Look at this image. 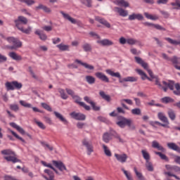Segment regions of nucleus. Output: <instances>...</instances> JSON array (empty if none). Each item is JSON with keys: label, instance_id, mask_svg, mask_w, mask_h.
I'll return each mask as SVG.
<instances>
[{"label": "nucleus", "instance_id": "nucleus-44", "mask_svg": "<svg viewBox=\"0 0 180 180\" xmlns=\"http://www.w3.org/2000/svg\"><path fill=\"white\" fill-rule=\"evenodd\" d=\"M155 154H156V155H159V157H160L161 160H164L165 161H167L168 162V161H169V159L168 158V157H167V155L165 154H163L161 152H155Z\"/></svg>", "mask_w": 180, "mask_h": 180}, {"label": "nucleus", "instance_id": "nucleus-62", "mask_svg": "<svg viewBox=\"0 0 180 180\" xmlns=\"http://www.w3.org/2000/svg\"><path fill=\"white\" fill-rule=\"evenodd\" d=\"M20 105H22V106H24L25 108H32V104L27 103L23 101H20Z\"/></svg>", "mask_w": 180, "mask_h": 180}, {"label": "nucleus", "instance_id": "nucleus-58", "mask_svg": "<svg viewBox=\"0 0 180 180\" xmlns=\"http://www.w3.org/2000/svg\"><path fill=\"white\" fill-rule=\"evenodd\" d=\"M127 44H130L131 46H133V44H136V43H137V40L133 38H129L127 39Z\"/></svg>", "mask_w": 180, "mask_h": 180}, {"label": "nucleus", "instance_id": "nucleus-2", "mask_svg": "<svg viewBox=\"0 0 180 180\" xmlns=\"http://www.w3.org/2000/svg\"><path fill=\"white\" fill-rule=\"evenodd\" d=\"M27 18L22 15L18 16V19L14 20L15 27H17L20 32L25 34H30V33H32V27L28 26L25 30L23 28V25H27Z\"/></svg>", "mask_w": 180, "mask_h": 180}, {"label": "nucleus", "instance_id": "nucleus-59", "mask_svg": "<svg viewBox=\"0 0 180 180\" xmlns=\"http://www.w3.org/2000/svg\"><path fill=\"white\" fill-rule=\"evenodd\" d=\"M65 91L68 95H70V96H72V98L75 95V92L71 89L67 88L65 89Z\"/></svg>", "mask_w": 180, "mask_h": 180}, {"label": "nucleus", "instance_id": "nucleus-43", "mask_svg": "<svg viewBox=\"0 0 180 180\" xmlns=\"http://www.w3.org/2000/svg\"><path fill=\"white\" fill-rule=\"evenodd\" d=\"M19 2H22L23 4H25L27 5V6H32V5H34L36 4V1L34 0H18Z\"/></svg>", "mask_w": 180, "mask_h": 180}, {"label": "nucleus", "instance_id": "nucleus-12", "mask_svg": "<svg viewBox=\"0 0 180 180\" xmlns=\"http://www.w3.org/2000/svg\"><path fill=\"white\" fill-rule=\"evenodd\" d=\"M10 126L11 127H13V129H15V130L18 131L19 133H20V134L22 135H26L27 136V137H29L30 139H32V135H30V134L29 133H26V131H25V129H23V128L20 127L19 125L16 124V123L15 122H10Z\"/></svg>", "mask_w": 180, "mask_h": 180}, {"label": "nucleus", "instance_id": "nucleus-52", "mask_svg": "<svg viewBox=\"0 0 180 180\" xmlns=\"http://www.w3.org/2000/svg\"><path fill=\"white\" fill-rule=\"evenodd\" d=\"M34 122H35L36 124H37L38 127H39L42 130H46V126L44 125V124H43V122H39L36 120H34Z\"/></svg>", "mask_w": 180, "mask_h": 180}, {"label": "nucleus", "instance_id": "nucleus-50", "mask_svg": "<svg viewBox=\"0 0 180 180\" xmlns=\"http://www.w3.org/2000/svg\"><path fill=\"white\" fill-rule=\"evenodd\" d=\"M172 6H177L174 7V9H180V1L179 0H176L175 2H172L171 3Z\"/></svg>", "mask_w": 180, "mask_h": 180}, {"label": "nucleus", "instance_id": "nucleus-24", "mask_svg": "<svg viewBox=\"0 0 180 180\" xmlns=\"http://www.w3.org/2000/svg\"><path fill=\"white\" fill-rule=\"evenodd\" d=\"M75 63H77V64H80V65H82L83 67H84V68H86L87 70H95V67H94V65H89L86 63H83L80 60L76 59Z\"/></svg>", "mask_w": 180, "mask_h": 180}, {"label": "nucleus", "instance_id": "nucleus-17", "mask_svg": "<svg viewBox=\"0 0 180 180\" xmlns=\"http://www.w3.org/2000/svg\"><path fill=\"white\" fill-rule=\"evenodd\" d=\"M144 26H148V27H154L157 30H162L163 32H165L167 29L163 27L162 26L158 25V24H154L148 22H143Z\"/></svg>", "mask_w": 180, "mask_h": 180}, {"label": "nucleus", "instance_id": "nucleus-42", "mask_svg": "<svg viewBox=\"0 0 180 180\" xmlns=\"http://www.w3.org/2000/svg\"><path fill=\"white\" fill-rule=\"evenodd\" d=\"M80 2L87 8H92V0H80Z\"/></svg>", "mask_w": 180, "mask_h": 180}, {"label": "nucleus", "instance_id": "nucleus-21", "mask_svg": "<svg viewBox=\"0 0 180 180\" xmlns=\"http://www.w3.org/2000/svg\"><path fill=\"white\" fill-rule=\"evenodd\" d=\"M53 114L55 115L56 119H58V120H60V122H62L63 124L65 125L68 124V120H67V119H65V117H64V116H63V115H61L60 112L54 111Z\"/></svg>", "mask_w": 180, "mask_h": 180}, {"label": "nucleus", "instance_id": "nucleus-7", "mask_svg": "<svg viewBox=\"0 0 180 180\" xmlns=\"http://www.w3.org/2000/svg\"><path fill=\"white\" fill-rule=\"evenodd\" d=\"M6 40L8 43H11L13 44V46L8 47L10 50H16V49H20V47H22V41H20L18 38L9 37L6 38Z\"/></svg>", "mask_w": 180, "mask_h": 180}, {"label": "nucleus", "instance_id": "nucleus-25", "mask_svg": "<svg viewBox=\"0 0 180 180\" xmlns=\"http://www.w3.org/2000/svg\"><path fill=\"white\" fill-rule=\"evenodd\" d=\"M153 148H157L159 151H162V153H165V148L162 147V146L160 145V143L157 141H153L152 142Z\"/></svg>", "mask_w": 180, "mask_h": 180}, {"label": "nucleus", "instance_id": "nucleus-41", "mask_svg": "<svg viewBox=\"0 0 180 180\" xmlns=\"http://www.w3.org/2000/svg\"><path fill=\"white\" fill-rule=\"evenodd\" d=\"M117 2L118 5H120V6H124V8H129V6H130L129 2L124 0H117Z\"/></svg>", "mask_w": 180, "mask_h": 180}, {"label": "nucleus", "instance_id": "nucleus-33", "mask_svg": "<svg viewBox=\"0 0 180 180\" xmlns=\"http://www.w3.org/2000/svg\"><path fill=\"white\" fill-rule=\"evenodd\" d=\"M167 115L169 117V119L172 121L175 120L176 119V114L175 113V111L172 109H169L167 111Z\"/></svg>", "mask_w": 180, "mask_h": 180}, {"label": "nucleus", "instance_id": "nucleus-22", "mask_svg": "<svg viewBox=\"0 0 180 180\" xmlns=\"http://www.w3.org/2000/svg\"><path fill=\"white\" fill-rule=\"evenodd\" d=\"M95 75L96 78L101 79V81H102L103 82H109V78L108 77V76L105 75V74L101 72H96Z\"/></svg>", "mask_w": 180, "mask_h": 180}, {"label": "nucleus", "instance_id": "nucleus-37", "mask_svg": "<svg viewBox=\"0 0 180 180\" xmlns=\"http://www.w3.org/2000/svg\"><path fill=\"white\" fill-rule=\"evenodd\" d=\"M102 147L103 148L104 154L107 157H112V152L110 151V150H109V148H108L105 144H103Z\"/></svg>", "mask_w": 180, "mask_h": 180}, {"label": "nucleus", "instance_id": "nucleus-48", "mask_svg": "<svg viewBox=\"0 0 180 180\" xmlns=\"http://www.w3.org/2000/svg\"><path fill=\"white\" fill-rule=\"evenodd\" d=\"M58 92L60 94V97L62 98V99H68V96L67 94H65V91H64V89H60L58 90Z\"/></svg>", "mask_w": 180, "mask_h": 180}, {"label": "nucleus", "instance_id": "nucleus-63", "mask_svg": "<svg viewBox=\"0 0 180 180\" xmlns=\"http://www.w3.org/2000/svg\"><path fill=\"white\" fill-rule=\"evenodd\" d=\"M89 34H90V36H91V37H95L96 39H101V36H99V34H96V32H90Z\"/></svg>", "mask_w": 180, "mask_h": 180}, {"label": "nucleus", "instance_id": "nucleus-64", "mask_svg": "<svg viewBox=\"0 0 180 180\" xmlns=\"http://www.w3.org/2000/svg\"><path fill=\"white\" fill-rule=\"evenodd\" d=\"M44 122H46V123H48V124H53L51 118H50L49 117H44Z\"/></svg>", "mask_w": 180, "mask_h": 180}, {"label": "nucleus", "instance_id": "nucleus-29", "mask_svg": "<svg viewBox=\"0 0 180 180\" xmlns=\"http://www.w3.org/2000/svg\"><path fill=\"white\" fill-rule=\"evenodd\" d=\"M98 44H101V46H112L113 42L109 39H103L100 41H97Z\"/></svg>", "mask_w": 180, "mask_h": 180}, {"label": "nucleus", "instance_id": "nucleus-1", "mask_svg": "<svg viewBox=\"0 0 180 180\" xmlns=\"http://www.w3.org/2000/svg\"><path fill=\"white\" fill-rule=\"evenodd\" d=\"M134 60L137 64H139L140 65H141V67H143V68H144V70H146L148 72V75L150 77H149L148 76H147V74L143 72V70L140 69H136V72L139 75H141V79H143V81H144V79H148V81H153V79H155V78L157 77L154 75V73H153V71L148 69V63L144 62V60H143L139 56H135Z\"/></svg>", "mask_w": 180, "mask_h": 180}, {"label": "nucleus", "instance_id": "nucleus-49", "mask_svg": "<svg viewBox=\"0 0 180 180\" xmlns=\"http://www.w3.org/2000/svg\"><path fill=\"white\" fill-rule=\"evenodd\" d=\"M41 105L42 108H44V109L46 110H48V112H53V109H51V107H50V105H49L47 103H41Z\"/></svg>", "mask_w": 180, "mask_h": 180}, {"label": "nucleus", "instance_id": "nucleus-38", "mask_svg": "<svg viewBox=\"0 0 180 180\" xmlns=\"http://www.w3.org/2000/svg\"><path fill=\"white\" fill-rule=\"evenodd\" d=\"M111 135H112V136L115 137V139H117V140L119 141V143H124V140H123V139L120 137V135L117 134L116 131H111Z\"/></svg>", "mask_w": 180, "mask_h": 180}, {"label": "nucleus", "instance_id": "nucleus-55", "mask_svg": "<svg viewBox=\"0 0 180 180\" xmlns=\"http://www.w3.org/2000/svg\"><path fill=\"white\" fill-rule=\"evenodd\" d=\"M9 108L11 110H13V112H18V110H19V106L16 104H11Z\"/></svg>", "mask_w": 180, "mask_h": 180}, {"label": "nucleus", "instance_id": "nucleus-51", "mask_svg": "<svg viewBox=\"0 0 180 180\" xmlns=\"http://www.w3.org/2000/svg\"><path fill=\"white\" fill-rule=\"evenodd\" d=\"M131 113L132 115L140 116V115H141V110L140 108H134L131 110Z\"/></svg>", "mask_w": 180, "mask_h": 180}, {"label": "nucleus", "instance_id": "nucleus-23", "mask_svg": "<svg viewBox=\"0 0 180 180\" xmlns=\"http://www.w3.org/2000/svg\"><path fill=\"white\" fill-rule=\"evenodd\" d=\"M124 102L126 103H127V105H133V101H131V99H127V98H124L120 100V103L121 105L122 106V108H124V109H126L127 110H129V107H127V105H126V104H124Z\"/></svg>", "mask_w": 180, "mask_h": 180}, {"label": "nucleus", "instance_id": "nucleus-8", "mask_svg": "<svg viewBox=\"0 0 180 180\" xmlns=\"http://www.w3.org/2000/svg\"><path fill=\"white\" fill-rule=\"evenodd\" d=\"M162 56L165 60H167V61H171L176 70H179L180 71V67L179 65H178V64H180V58H178L175 56L172 58H169L166 53H162Z\"/></svg>", "mask_w": 180, "mask_h": 180}, {"label": "nucleus", "instance_id": "nucleus-53", "mask_svg": "<svg viewBox=\"0 0 180 180\" xmlns=\"http://www.w3.org/2000/svg\"><path fill=\"white\" fill-rule=\"evenodd\" d=\"M155 124H158V126H162V127H167V124H163L158 121L150 122V126H153V127H155Z\"/></svg>", "mask_w": 180, "mask_h": 180}, {"label": "nucleus", "instance_id": "nucleus-40", "mask_svg": "<svg viewBox=\"0 0 180 180\" xmlns=\"http://www.w3.org/2000/svg\"><path fill=\"white\" fill-rule=\"evenodd\" d=\"M35 34H37V36L39 37V39L41 40H47V35H46V34L40 32L39 30H37L35 31Z\"/></svg>", "mask_w": 180, "mask_h": 180}, {"label": "nucleus", "instance_id": "nucleus-20", "mask_svg": "<svg viewBox=\"0 0 180 180\" xmlns=\"http://www.w3.org/2000/svg\"><path fill=\"white\" fill-rule=\"evenodd\" d=\"M128 19L129 20H136H136H143V19H144V17L142 14L133 13L132 14L129 15Z\"/></svg>", "mask_w": 180, "mask_h": 180}, {"label": "nucleus", "instance_id": "nucleus-56", "mask_svg": "<svg viewBox=\"0 0 180 180\" xmlns=\"http://www.w3.org/2000/svg\"><path fill=\"white\" fill-rule=\"evenodd\" d=\"M134 171L137 178H139V179H140V180H143V174L141 172H139V171H137V168L134 167Z\"/></svg>", "mask_w": 180, "mask_h": 180}, {"label": "nucleus", "instance_id": "nucleus-6", "mask_svg": "<svg viewBox=\"0 0 180 180\" xmlns=\"http://www.w3.org/2000/svg\"><path fill=\"white\" fill-rule=\"evenodd\" d=\"M5 86L7 91H15V89L19 91V89H22L23 84L18 81H13L6 82Z\"/></svg>", "mask_w": 180, "mask_h": 180}, {"label": "nucleus", "instance_id": "nucleus-32", "mask_svg": "<svg viewBox=\"0 0 180 180\" xmlns=\"http://www.w3.org/2000/svg\"><path fill=\"white\" fill-rule=\"evenodd\" d=\"M60 51H70V46L65 45L64 44H60L56 46Z\"/></svg>", "mask_w": 180, "mask_h": 180}, {"label": "nucleus", "instance_id": "nucleus-27", "mask_svg": "<svg viewBox=\"0 0 180 180\" xmlns=\"http://www.w3.org/2000/svg\"><path fill=\"white\" fill-rule=\"evenodd\" d=\"M167 147L170 150H174V151H176L177 153H179L180 154V148L177 145L175 144V143H168Z\"/></svg>", "mask_w": 180, "mask_h": 180}, {"label": "nucleus", "instance_id": "nucleus-5", "mask_svg": "<svg viewBox=\"0 0 180 180\" xmlns=\"http://www.w3.org/2000/svg\"><path fill=\"white\" fill-rule=\"evenodd\" d=\"M117 126L119 127H121V129H124L126 126H127L129 129H131L132 130H134L136 129V127L133 124V120L131 119H127L124 117H121L120 120L117 122Z\"/></svg>", "mask_w": 180, "mask_h": 180}, {"label": "nucleus", "instance_id": "nucleus-36", "mask_svg": "<svg viewBox=\"0 0 180 180\" xmlns=\"http://www.w3.org/2000/svg\"><path fill=\"white\" fill-rule=\"evenodd\" d=\"M8 131H10V133H11V134H13V136H14V137H15V139H18V140H20V141H22V143H24L25 144H26V141H25V139H23V138L19 136V135H18V134H16V132L13 131L11 129H8Z\"/></svg>", "mask_w": 180, "mask_h": 180}, {"label": "nucleus", "instance_id": "nucleus-45", "mask_svg": "<svg viewBox=\"0 0 180 180\" xmlns=\"http://www.w3.org/2000/svg\"><path fill=\"white\" fill-rule=\"evenodd\" d=\"M141 153L144 160H146V162L150 161V154L146 150H142Z\"/></svg>", "mask_w": 180, "mask_h": 180}, {"label": "nucleus", "instance_id": "nucleus-39", "mask_svg": "<svg viewBox=\"0 0 180 180\" xmlns=\"http://www.w3.org/2000/svg\"><path fill=\"white\" fill-rule=\"evenodd\" d=\"M143 15L146 18V19H150V20H158V15H153L148 13H144Z\"/></svg>", "mask_w": 180, "mask_h": 180}, {"label": "nucleus", "instance_id": "nucleus-19", "mask_svg": "<svg viewBox=\"0 0 180 180\" xmlns=\"http://www.w3.org/2000/svg\"><path fill=\"white\" fill-rule=\"evenodd\" d=\"M158 117L161 122L165 123L163 124H166V127H168V124H169V121H168V117L165 116V114H164L163 112H158Z\"/></svg>", "mask_w": 180, "mask_h": 180}, {"label": "nucleus", "instance_id": "nucleus-46", "mask_svg": "<svg viewBox=\"0 0 180 180\" xmlns=\"http://www.w3.org/2000/svg\"><path fill=\"white\" fill-rule=\"evenodd\" d=\"M86 81L90 85H92V84H94L96 80H95V77L88 75V76H86Z\"/></svg>", "mask_w": 180, "mask_h": 180}, {"label": "nucleus", "instance_id": "nucleus-16", "mask_svg": "<svg viewBox=\"0 0 180 180\" xmlns=\"http://www.w3.org/2000/svg\"><path fill=\"white\" fill-rule=\"evenodd\" d=\"M115 157L116 160L119 161V162H121L122 164H124V162L127 161V158H129V157L126 153H122V154L115 153Z\"/></svg>", "mask_w": 180, "mask_h": 180}, {"label": "nucleus", "instance_id": "nucleus-35", "mask_svg": "<svg viewBox=\"0 0 180 180\" xmlns=\"http://www.w3.org/2000/svg\"><path fill=\"white\" fill-rule=\"evenodd\" d=\"M99 95L102 98V99H104V101H106L107 102H110V96L105 94V91H101L99 92Z\"/></svg>", "mask_w": 180, "mask_h": 180}, {"label": "nucleus", "instance_id": "nucleus-26", "mask_svg": "<svg viewBox=\"0 0 180 180\" xmlns=\"http://www.w3.org/2000/svg\"><path fill=\"white\" fill-rule=\"evenodd\" d=\"M112 132H105L103 135V141L104 143H109L112 140Z\"/></svg>", "mask_w": 180, "mask_h": 180}, {"label": "nucleus", "instance_id": "nucleus-34", "mask_svg": "<svg viewBox=\"0 0 180 180\" xmlns=\"http://www.w3.org/2000/svg\"><path fill=\"white\" fill-rule=\"evenodd\" d=\"M82 47L86 53L92 51V46L91 44L85 43L82 46Z\"/></svg>", "mask_w": 180, "mask_h": 180}, {"label": "nucleus", "instance_id": "nucleus-10", "mask_svg": "<svg viewBox=\"0 0 180 180\" xmlns=\"http://www.w3.org/2000/svg\"><path fill=\"white\" fill-rule=\"evenodd\" d=\"M70 116L72 119H75V120H81L84 121L85 119H86V116L81 112H77L75 111H73L70 113Z\"/></svg>", "mask_w": 180, "mask_h": 180}, {"label": "nucleus", "instance_id": "nucleus-11", "mask_svg": "<svg viewBox=\"0 0 180 180\" xmlns=\"http://www.w3.org/2000/svg\"><path fill=\"white\" fill-rule=\"evenodd\" d=\"M163 84V85L165 86L160 87L162 89H163L164 92H167V91H168V88L169 89H170V91H174V85H175V82L172 81V80H169V82H167L165 81H162V82Z\"/></svg>", "mask_w": 180, "mask_h": 180}, {"label": "nucleus", "instance_id": "nucleus-14", "mask_svg": "<svg viewBox=\"0 0 180 180\" xmlns=\"http://www.w3.org/2000/svg\"><path fill=\"white\" fill-rule=\"evenodd\" d=\"M82 144L86 147L87 150V154L89 155H91L92 153H94V146H92V143H91L89 141H86V139L82 140Z\"/></svg>", "mask_w": 180, "mask_h": 180}, {"label": "nucleus", "instance_id": "nucleus-47", "mask_svg": "<svg viewBox=\"0 0 180 180\" xmlns=\"http://www.w3.org/2000/svg\"><path fill=\"white\" fill-rule=\"evenodd\" d=\"M146 167L148 171H150V172H153V171H154V167H153V163H151V162H150V160L146 162Z\"/></svg>", "mask_w": 180, "mask_h": 180}, {"label": "nucleus", "instance_id": "nucleus-61", "mask_svg": "<svg viewBox=\"0 0 180 180\" xmlns=\"http://www.w3.org/2000/svg\"><path fill=\"white\" fill-rule=\"evenodd\" d=\"M41 144L44 147H46V148H48L50 151H53V150H54V148H53V146H49V143H46L44 142H41Z\"/></svg>", "mask_w": 180, "mask_h": 180}, {"label": "nucleus", "instance_id": "nucleus-4", "mask_svg": "<svg viewBox=\"0 0 180 180\" xmlns=\"http://www.w3.org/2000/svg\"><path fill=\"white\" fill-rule=\"evenodd\" d=\"M1 153L4 156V160H6L8 162H13V164H16V162H22V160L16 158V154L15 152L11 149H5L1 150Z\"/></svg>", "mask_w": 180, "mask_h": 180}, {"label": "nucleus", "instance_id": "nucleus-9", "mask_svg": "<svg viewBox=\"0 0 180 180\" xmlns=\"http://www.w3.org/2000/svg\"><path fill=\"white\" fill-rule=\"evenodd\" d=\"M60 13H61V15L63 16L64 19L69 20V22H70L73 25H77V26H79V27H81L82 26V22H81V21H77L75 18H72L68 13H64V11H60Z\"/></svg>", "mask_w": 180, "mask_h": 180}, {"label": "nucleus", "instance_id": "nucleus-3", "mask_svg": "<svg viewBox=\"0 0 180 180\" xmlns=\"http://www.w3.org/2000/svg\"><path fill=\"white\" fill-rule=\"evenodd\" d=\"M105 72L109 75H111V77H115V78H118L119 82L120 84H123L124 82H136L137 79H139V78L136 77H127L122 79V75H120V73L119 72H115L110 69L106 70Z\"/></svg>", "mask_w": 180, "mask_h": 180}, {"label": "nucleus", "instance_id": "nucleus-30", "mask_svg": "<svg viewBox=\"0 0 180 180\" xmlns=\"http://www.w3.org/2000/svg\"><path fill=\"white\" fill-rule=\"evenodd\" d=\"M9 57L15 61H22V57L15 52H11L9 53Z\"/></svg>", "mask_w": 180, "mask_h": 180}, {"label": "nucleus", "instance_id": "nucleus-57", "mask_svg": "<svg viewBox=\"0 0 180 180\" xmlns=\"http://www.w3.org/2000/svg\"><path fill=\"white\" fill-rule=\"evenodd\" d=\"M91 106L93 110H95L96 112L101 110V107L97 106L96 103L95 102L91 103Z\"/></svg>", "mask_w": 180, "mask_h": 180}, {"label": "nucleus", "instance_id": "nucleus-31", "mask_svg": "<svg viewBox=\"0 0 180 180\" xmlns=\"http://www.w3.org/2000/svg\"><path fill=\"white\" fill-rule=\"evenodd\" d=\"M115 9H117V12L119 13L120 16H122L123 18H124L127 16V15H129L127 11H125L122 8L116 7Z\"/></svg>", "mask_w": 180, "mask_h": 180}, {"label": "nucleus", "instance_id": "nucleus-60", "mask_svg": "<svg viewBox=\"0 0 180 180\" xmlns=\"http://www.w3.org/2000/svg\"><path fill=\"white\" fill-rule=\"evenodd\" d=\"M131 53L134 54V56H139V54H141V51H137L136 49L133 48L131 49Z\"/></svg>", "mask_w": 180, "mask_h": 180}, {"label": "nucleus", "instance_id": "nucleus-54", "mask_svg": "<svg viewBox=\"0 0 180 180\" xmlns=\"http://www.w3.org/2000/svg\"><path fill=\"white\" fill-rule=\"evenodd\" d=\"M44 172L45 174H47V175H49V178H54V173L53 172V171L49 169H46Z\"/></svg>", "mask_w": 180, "mask_h": 180}, {"label": "nucleus", "instance_id": "nucleus-28", "mask_svg": "<svg viewBox=\"0 0 180 180\" xmlns=\"http://www.w3.org/2000/svg\"><path fill=\"white\" fill-rule=\"evenodd\" d=\"M162 103H165L166 105L168 103H174L175 100L169 96H165L161 98Z\"/></svg>", "mask_w": 180, "mask_h": 180}, {"label": "nucleus", "instance_id": "nucleus-13", "mask_svg": "<svg viewBox=\"0 0 180 180\" xmlns=\"http://www.w3.org/2000/svg\"><path fill=\"white\" fill-rule=\"evenodd\" d=\"M72 99H74L75 103H77V105H79V106H82L85 109V110H91V107L89 105H87L84 102H81V98H79L78 96L75 95L72 97Z\"/></svg>", "mask_w": 180, "mask_h": 180}, {"label": "nucleus", "instance_id": "nucleus-18", "mask_svg": "<svg viewBox=\"0 0 180 180\" xmlns=\"http://www.w3.org/2000/svg\"><path fill=\"white\" fill-rule=\"evenodd\" d=\"M95 20L103 25V26H105V27H107V29H110V23L105 20V18H101L100 16H96Z\"/></svg>", "mask_w": 180, "mask_h": 180}, {"label": "nucleus", "instance_id": "nucleus-15", "mask_svg": "<svg viewBox=\"0 0 180 180\" xmlns=\"http://www.w3.org/2000/svg\"><path fill=\"white\" fill-rule=\"evenodd\" d=\"M53 165H55V167L56 168H58V169H59V171H60L61 172H63V171H68L67 169V167H65V165H64V163L61 161H56V160H53L52 161Z\"/></svg>", "mask_w": 180, "mask_h": 180}]
</instances>
